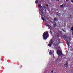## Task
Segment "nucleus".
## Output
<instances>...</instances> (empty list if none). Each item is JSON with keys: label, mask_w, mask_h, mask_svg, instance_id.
<instances>
[{"label": "nucleus", "mask_w": 73, "mask_h": 73, "mask_svg": "<svg viewBox=\"0 0 73 73\" xmlns=\"http://www.w3.org/2000/svg\"><path fill=\"white\" fill-rule=\"evenodd\" d=\"M48 31L45 32L43 35V38L44 40H46L48 38Z\"/></svg>", "instance_id": "1"}, {"label": "nucleus", "mask_w": 73, "mask_h": 73, "mask_svg": "<svg viewBox=\"0 0 73 73\" xmlns=\"http://www.w3.org/2000/svg\"><path fill=\"white\" fill-rule=\"evenodd\" d=\"M38 7L39 8V10L40 11H41V12H42V13H41V16H42L43 15V10H42L41 9V8H42V6H41V5L40 4H38Z\"/></svg>", "instance_id": "2"}, {"label": "nucleus", "mask_w": 73, "mask_h": 73, "mask_svg": "<svg viewBox=\"0 0 73 73\" xmlns=\"http://www.w3.org/2000/svg\"><path fill=\"white\" fill-rule=\"evenodd\" d=\"M57 54L58 56H61L62 55V52L60 50H58L57 51Z\"/></svg>", "instance_id": "3"}, {"label": "nucleus", "mask_w": 73, "mask_h": 73, "mask_svg": "<svg viewBox=\"0 0 73 73\" xmlns=\"http://www.w3.org/2000/svg\"><path fill=\"white\" fill-rule=\"evenodd\" d=\"M52 44H53L52 40H51L50 41V44H48L49 46L50 47V46H51V45H52Z\"/></svg>", "instance_id": "4"}, {"label": "nucleus", "mask_w": 73, "mask_h": 73, "mask_svg": "<svg viewBox=\"0 0 73 73\" xmlns=\"http://www.w3.org/2000/svg\"><path fill=\"white\" fill-rule=\"evenodd\" d=\"M42 20L44 21H46V20H47L48 18L46 17H45V19L43 18H42Z\"/></svg>", "instance_id": "5"}, {"label": "nucleus", "mask_w": 73, "mask_h": 73, "mask_svg": "<svg viewBox=\"0 0 73 73\" xmlns=\"http://www.w3.org/2000/svg\"><path fill=\"white\" fill-rule=\"evenodd\" d=\"M49 54H50V55H51L52 54V51L50 50L49 52Z\"/></svg>", "instance_id": "6"}, {"label": "nucleus", "mask_w": 73, "mask_h": 73, "mask_svg": "<svg viewBox=\"0 0 73 73\" xmlns=\"http://www.w3.org/2000/svg\"><path fill=\"white\" fill-rule=\"evenodd\" d=\"M64 66L66 67H67V66H68V62H66V64L64 65Z\"/></svg>", "instance_id": "7"}, {"label": "nucleus", "mask_w": 73, "mask_h": 73, "mask_svg": "<svg viewBox=\"0 0 73 73\" xmlns=\"http://www.w3.org/2000/svg\"><path fill=\"white\" fill-rule=\"evenodd\" d=\"M45 25L46 26V27H48V24L47 23H46L45 24Z\"/></svg>", "instance_id": "8"}, {"label": "nucleus", "mask_w": 73, "mask_h": 73, "mask_svg": "<svg viewBox=\"0 0 73 73\" xmlns=\"http://www.w3.org/2000/svg\"><path fill=\"white\" fill-rule=\"evenodd\" d=\"M67 44L68 45V46H69V42H67Z\"/></svg>", "instance_id": "9"}, {"label": "nucleus", "mask_w": 73, "mask_h": 73, "mask_svg": "<svg viewBox=\"0 0 73 73\" xmlns=\"http://www.w3.org/2000/svg\"><path fill=\"white\" fill-rule=\"evenodd\" d=\"M35 3H36V4H37L38 3V1H37V0H36Z\"/></svg>", "instance_id": "10"}, {"label": "nucleus", "mask_w": 73, "mask_h": 73, "mask_svg": "<svg viewBox=\"0 0 73 73\" xmlns=\"http://www.w3.org/2000/svg\"><path fill=\"white\" fill-rule=\"evenodd\" d=\"M62 30L63 31V32H65V31L63 29H62Z\"/></svg>", "instance_id": "11"}, {"label": "nucleus", "mask_w": 73, "mask_h": 73, "mask_svg": "<svg viewBox=\"0 0 73 73\" xmlns=\"http://www.w3.org/2000/svg\"><path fill=\"white\" fill-rule=\"evenodd\" d=\"M54 20H55V21H56V20H57V19L56 18H54Z\"/></svg>", "instance_id": "12"}, {"label": "nucleus", "mask_w": 73, "mask_h": 73, "mask_svg": "<svg viewBox=\"0 0 73 73\" xmlns=\"http://www.w3.org/2000/svg\"><path fill=\"white\" fill-rule=\"evenodd\" d=\"M48 27H49V28H51V27H50V26H48Z\"/></svg>", "instance_id": "13"}, {"label": "nucleus", "mask_w": 73, "mask_h": 73, "mask_svg": "<svg viewBox=\"0 0 73 73\" xmlns=\"http://www.w3.org/2000/svg\"><path fill=\"white\" fill-rule=\"evenodd\" d=\"M71 30H72V31H73V27H72Z\"/></svg>", "instance_id": "14"}, {"label": "nucleus", "mask_w": 73, "mask_h": 73, "mask_svg": "<svg viewBox=\"0 0 73 73\" xmlns=\"http://www.w3.org/2000/svg\"><path fill=\"white\" fill-rule=\"evenodd\" d=\"M63 7V5H60V7Z\"/></svg>", "instance_id": "15"}, {"label": "nucleus", "mask_w": 73, "mask_h": 73, "mask_svg": "<svg viewBox=\"0 0 73 73\" xmlns=\"http://www.w3.org/2000/svg\"><path fill=\"white\" fill-rule=\"evenodd\" d=\"M50 33H51V34H52V31H50Z\"/></svg>", "instance_id": "16"}, {"label": "nucleus", "mask_w": 73, "mask_h": 73, "mask_svg": "<svg viewBox=\"0 0 73 73\" xmlns=\"http://www.w3.org/2000/svg\"><path fill=\"white\" fill-rule=\"evenodd\" d=\"M72 1H71V2H72V3H73V0H72Z\"/></svg>", "instance_id": "17"}, {"label": "nucleus", "mask_w": 73, "mask_h": 73, "mask_svg": "<svg viewBox=\"0 0 73 73\" xmlns=\"http://www.w3.org/2000/svg\"><path fill=\"white\" fill-rule=\"evenodd\" d=\"M55 27H56V24H55V25H54Z\"/></svg>", "instance_id": "18"}, {"label": "nucleus", "mask_w": 73, "mask_h": 73, "mask_svg": "<svg viewBox=\"0 0 73 73\" xmlns=\"http://www.w3.org/2000/svg\"><path fill=\"white\" fill-rule=\"evenodd\" d=\"M56 1H60V0H56Z\"/></svg>", "instance_id": "19"}, {"label": "nucleus", "mask_w": 73, "mask_h": 73, "mask_svg": "<svg viewBox=\"0 0 73 73\" xmlns=\"http://www.w3.org/2000/svg\"><path fill=\"white\" fill-rule=\"evenodd\" d=\"M46 7H48V5H46Z\"/></svg>", "instance_id": "20"}, {"label": "nucleus", "mask_w": 73, "mask_h": 73, "mask_svg": "<svg viewBox=\"0 0 73 73\" xmlns=\"http://www.w3.org/2000/svg\"><path fill=\"white\" fill-rule=\"evenodd\" d=\"M66 1H69V0H66Z\"/></svg>", "instance_id": "21"}, {"label": "nucleus", "mask_w": 73, "mask_h": 73, "mask_svg": "<svg viewBox=\"0 0 73 73\" xmlns=\"http://www.w3.org/2000/svg\"><path fill=\"white\" fill-rule=\"evenodd\" d=\"M72 35H73V31L72 32Z\"/></svg>", "instance_id": "22"}, {"label": "nucleus", "mask_w": 73, "mask_h": 73, "mask_svg": "<svg viewBox=\"0 0 73 73\" xmlns=\"http://www.w3.org/2000/svg\"><path fill=\"white\" fill-rule=\"evenodd\" d=\"M67 37H66V38H67Z\"/></svg>", "instance_id": "23"}, {"label": "nucleus", "mask_w": 73, "mask_h": 73, "mask_svg": "<svg viewBox=\"0 0 73 73\" xmlns=\"http://www.w3.org/2000/svg\"><path fill=\"white\" fill-rule=\"evenodd\" d=\"M53 56H54V55L53 54Z\"/></svg>", "instance_id": "24"}, {"label": "nucleus", "mask_w": 73, "mask_h": 73, "mask_svg": "<svg viewBox=\"0 0 73 73\" xmlns=\"http://www.w3.org/2000/svg\"><path fill=\"white\" fill-rule=\"evenodd\" d=\"M55 24V23H54V25Z\"/></svg>", "instance_id": "25"}]
</instances>
